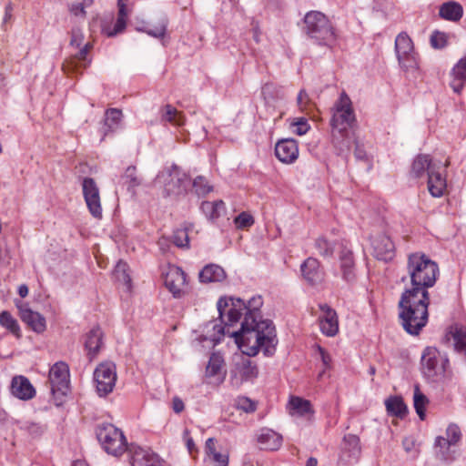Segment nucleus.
<instances>
[{"label": "nucleus", "mask_w": 466, "mask_h": 466, "mask_svg": "<svg viewBox=\"0 0 466 466\" xmlns=\"http://www.w3.org/2000/svg\"><path fill=\"white\" fill-rule=\"evenodd\" d=\"M116 280L121 286L123 292L129 294L132 290L131 278L128 274V266L126 262L119 261L114 270Z\"/></svg>", "instance_id": "nucleus-33"}, {"label": "nucleus", "mask_w": 466, "mask_h": 466, "mask_svg": "<svg viewBox=\"0 0 466 466\" xmlns=\"http://www.w3.org/2000/svg\"><path fill=\"white\" fill-rule=\"evenodd\" d=\"M448 35L445 33L435 31L431 35V45L432 47L441 49L447 46Z\"/></svg>", "instance_id": "nucleus-46"}, {"label": "nucleus", "mask_w": 466, "mask_h": 466, "mask_svg": "<svg viewBox=\"0 0 466 466\" xmlns=\"http://www.w3.org/2000/svg\"><path fill=\"white\" fill-rule=\"evenodd\" d=\"M304 32L316 45L332 47L338 39L335 27L328 16L319 11L306 13L304 19Z\"/></svg>", "instance_id": "nucleus-5"}, {"label": "nucleus", "mask_w": 466, "mask_h": 466, "mask_svg": "<svg viewBox=\"0 0 466 466\" xmlns=\"http://www.w3.org/2000/svg\"><path fill=\"white\" fill-rule=\"evenodd\" d=\"M11 393L19 400H27L34 398L35 390L27 378L15 376L11 382Z\"/></svg>", "instance_id": "nucleus-26"}, {"label": "nucleus", "mask_w": 466, "mask_h": 466, "mask_svg": "<svg viewBox=\"0 0 466 466\" xmlns=\"http://www.w3.org/2000/svg\"><path fill=\"white\" fill-rule=\"evenodd\" d=\"M262 305L261 296L252 297L246 303L240 329L231 333L238 348L248 357L257 356L260 350L265 356H272L276 351V329L272 321L261 318Z\"/></svg>", "instance_id": "nucleus-2"}, {"label": "nucleus", "mask_w": 466, "mask_h": 466, "mask_svg": "<svg viewBox=\"0 0 466 466\" xmlns=\"http://www.w3.org/2000/svg\"><path fill=\"white\" fill-rule=\"evenodd\" d=\"M96 390L100 397L113 391L116 381V371L114 363L106 361L100 363L94 371Z\"/></svg>", "instance_id": "nucleus-9"}, {"label": "nucleus", "mask_w": 466, "mask_h": 466, "mask_svg": "<svg viewBox=\"0 0 466 466\" xmlns=\"http://www.w3.org/2000/svg\"><path fill=\"white\" fill-rule=\"evenodd\" d=\"M201 184H202V177H196L194 180H193V187L196 188V192L198 193V189L201 187Z\"/></svg>", "instance_id": "nucleus-61"}, {"label": "nucleus", "mask_w": 466, "mask_h": 466, "mask_svg": "<svg viewBox=\"0 0 466 466\" xmlns=\"http://www.w3.org/2000/svg\"><path fill=\"white\" fill-rule=\"evenodd\" d=\"M166 23L161 22L157 26H155L152 29H147L146 26L142 25H137L136 29L140 32H146L147 35L154 36V37H162L165 35L166 32Z\"/></svg>", "instance_id": "nucleus-49"}, {"label": "nucleus", "mask_w": 466, "mask_h": 466, "mask_svg": "<svg viewBox=\"0 0 466 466\" xmlns=\"http://www.w3.org/2000/svg\"><path fill=\"white\" fill-rule=\"evenodd\" d=\"M276 157L284 164H292L299 157V146L295 139L285 138L275 146Z\"/></svg>", "instance_id": "nucleus-24"}, {"label": "nucleus", "mask_w": 466, "mask_h": 466, "mask_svg": "<svg viewBox=\"0 0 466 466\" xmlns=\"http://www.w3.org/2000/svg\"><path fill=\"white\" fill-rule=\"evenodd\" d=\"M122 112L116 108L108 109L106 112L105 127L106 132H114L121 127Z\"/></svg>", "instance_id": "nucleus-34"}, {"label": "nucleus", "mask_w": 466, "mask_h": 466, "mask_svg": "<svg viewBox=\"0 0 466 466\" xmlns=\"http://www.w3.org/2000/svg\"><path fill=\"white\" fill-rule=\"evenodd\" d=\"M455 350L466 356V328L456 327L451 331Z\"/></svg>", "instance_id": "nucleus-39"}, {"label": "nucleus", "mask_w": 466, "mask_h": 466, "mask_svg": "<svg viewBox=\"0 0 466 466\" xmlns=\"http://www.w3.org/2000/svg\"><path fill=\"white\" fill-rule=\"evenodd\" d=\"M435 163L438 161H432L429 155L420 154L411 164L410 175L416 178L421 177L426 171L430 173V169L435 166Z\"/></svg>", "instance_id": "nucleus-30"}, {"label": "nucleus", "mask_w": 466, "mask_h": 466, "mask_svg": "<svg viewBox=\"0 0 466 466\" xmlns=\"http://www.w3.org/2000/svg\"><path fill=\"white\" fill-rule=\"evenodd\" d=\"M80 3L86 8L92 5L93 0H82Z\"/></svg>", "instance_id": "nucleus-64"}, {"label": "nucleus", "mask_w": 466, "mask_h": 466, "mask_svg": "<svg viewBox=\"0 0 466 466\" xmlns=\"http://www.w3.org/2000/svg\"><path fill=\"white\" fill-rule=\"evenodd\" d=\"M174 244L178 248L188 247V232L186 228H179L174 232Z\"/></svg>", "instance_id": "nucleus-47"}, {"label": "nucleus", "mask_w": 466, "mask_h": 466, "mask_svg": "<svg viewBox=\"0 0 466 466\" xmlns=\"http://www.w3.org/2000/svg\"><path fill=\"white\" fill-rule=\"evenodd\" d=\"M0 325L17 339L21 337L18 321L8 311L5 310L0 313Z\"/></svg>", "instance_id": "nucleus-35"}, {"label": "nucleus", "mask_w": 466, "mask_h": 466, "mask_svg": "<svg viewBox=\"0 0 466 466\" xmlns=\"http://www.w3.org/2000/svg\"><path fill=\"white\" fill-rule=\"evenodd\" d=\"M49 381L53 395L65 396L69 390V368L66 363H55L49 370Z\"/></svg>", "instance_id": "nucleus-11"}, {"label": "nucleus", "mask_w": 466, "mask_h": 466, "mask_svg": "<svg viewBox=\"0 0 466 466\" xmlns=\"http://www.w3.org/2000/svg\"><path fill=\"white\" fill-rule=\"evenodd\" d=\"M206 461L212 466H228L229 452L214 438L206 441Z\"/></svg>", "instance_id": "nucleus-21"}, {"label": "nucleus", "mask_w": 466, "mask_h": 466, "mask_svg": "<svg viewBox=\"0 0 466 466\" xmlns=\"http://www.w3.org/2000/svg\"><path fill=\"white\" fill-rule=\"evenodd\" d=\"M372 248L374 256L380 260H390L394 256V244L389 236L380 234L373 238Z\"/></svg>", "instance_id": "nucleus-25"}, {"label": "nucleus", "mask_w": 466, "mask_h": 466, "mask_svg": "<svg viewBox=\"0 0 466 466\" xmlns=\"http://www.w3.org/2000/svg\"><path fill=\"white\" fill-rule=\"evenodd\" d=\"M287 409L291 416L303 417L314 413L310 401L298 396L289 398Z\"/></svg>", "instance_id": "nucleus-28"}, {"label": "nucleus", "mask_w": 466, "mask_h": 466, "mask_svg": "<svg viewBox=\"0 0 466 466\" xmlns=\"http://www.w3.org/2000/svg\"><path fill=\"white\" fill-rule=\"evenodd\" d=\"M309 101V95L304 89H301L297 96V103L300 110H305Z\"/></svg>", "instance_id": "nucleus-55"}, {"label": "nucleus", "mask_w": 466, "mask_h": 466, "mask_svg": "<svg viewBox=\"0 0 466 466\" xmlns=\"http://www.w3.org/2000/svg\"><path fill=\"white\" fill-rule=\"evenodd\" d=\"M96 437L104 450L114 456H120L127 447L123 431L111 423L100 424L96 429Z\"/></svg>", "instance_id": "nucleus-7"}, {"label": "nucleus", "mask_w": 466, "mask_h": 466, "mask_svg": "<svg viewBox=\"0 0 466 466\" xmlns=\"http://www.w3.org/2000/svg\"><path fill=\"white\" fill-rule=\"evenodd\" d=\"M235 407L247 413H252L257 410V402L246 396H238L235 400Z\"/></svg>", "instance_id": "nucleus-43"}, {"label": "nucleus", "mask_w": 466, "mask_h": 466, "mask_svg": "<svg viewBox=\"0 0 466 466\" xmlns=\"http://www.w3.org/2000/svg\"><path fill=\"white\" fill-rule=\"evenodd\" d=\"M226 278L227 274L222 267L216 264L206 265V283L222 282Z\"/></svg>", "instance_id": "nucleus-38"}, {"label": "nucleus", "mask_w": 466, "mask_h": 466, "mask_svg": "<svg viewBox=\"0 0 466 466\" xmlns=\"http://www.w3.org/2000/svg\"><path fill=\"white\" fill-rule=\"evenodd\" d=\"M330 111L332 141L336 146H339L341 150L344 148L349 149L350 147V142L345 137L349 129L353 127L356 122V116L351 99L345 91L339 94Z\"/></svg>", "instance_id": "nucleus-4"}, {"label": "nucleus", "mask_w": 466, "mask_h": 466, "mask_svg": "<svg viewBox=\"0 0 466 466\" xmlns=\"http://www.w3.org/2000/svg\"><path fill=\"white\" fill-rule=\"evenodd\" d=\"M414 408L420 420L425 418V408L429 400L427 397L420 390L418 385L414 388L413 394Z\"/></svg>", "instance_id": "nucleus-40"}, {"label": "nucleus", "mask_w": 466, "mask_h": 466, "mask_svg": "<svg viewBox=\"0 0 466 466\" xmlns=\"http://www.w3.org/2000/svg\"><path fill=\"white\" fill-rule=\"evenodd\" d=\"M102 346V332L99 329H91L86 336L85 348L90 359L96 356Z\"/></svg>", "instance_id": "nucleus-32"}, {"label": "nucleus", "mask_w": 466, "mask_h": 466, "mask_svg": "<svg viewBox=\"0 0 466 466\" xmlns=\"http://www.w3.org/2000/svg\"><path fill=\"white\" fill-rule=\"evenodd\" d=\"M187 180L185 172L177 166H171L157 174L153 186L164 198H177L186 191Z\"/></svg>", "instance_id": "nucleus-6"}, {"label": "nucleus", "mask_w": 466, "mask_h": 466, "mask_svg": "<svg viewBox=\"0 0 466 466\" xmlns=\"http://www.w3.org/2000/svg\"><path fill=\"white\" fill-rule=\"evenodd\" d=\"M300 271L303 279L310 286H317L324 281V271L320 267V262L309 257L300 265Z\"/></svg>", "instance_id": "nucleus-20"}, {"label": "nucleus", "mask_w": 466, "mask_h": 466, "mask_svg": "<svg viewBox=\"0 0 466 466\" xmlns=\"http://www.w3.org/2000/svg\"><path fill=\"white\" fill-rule=\"evenodd\" d=\"M385 406L388 413L399 417H402L406 411L407 407L402 399L398 396H391L385 400Z\"/></svg>", "instance_id": "nucleus-36"}, {"label": "nucleus", "mask_w": 466, "mask_h": 466, "mask_svg": "<svg viewBox=\"0 0 466 466\" xmlns=\"http://www.w3.org/2000/svg\"><path fill=\"white\" fill-rule=\"evenodd\" d=\"M318 461L316 458L310 457L308 459L306 466H317Z\"/></svg>", "instance_id": "nucleus-62"}, {"label": "nucleus", "mask_w": 466, "mask_h": 466, "mask_svg": "<svg viewBox=\"0 0 466 466\" xmlns=\"http://www.w3.org/2000/svg\"><path fill=\"white\" fill-rule=\"evenodd\" d=\"M344 448L356 453L360 451V439L354 434H348L343 438Z\"/></svg>", "instance_id": "nucleus-50"}, {"label": "nucleus", "mask_w": 466, "mask_h": 466, "mask_svg": "<svg viewBox=\"0 0 466 466\" xmlns=\"http://www.w3.org/2000/svg\"><path fill=\"white\" fill-rule=\"evenodd\" d=\"M447 439L451 445H455L461 439V431L458 425L450 424L446 430Z\"/></svg>", "instance_id": "nucleus-52"}, {"label": "nucleus", "mask_w": 466, "mask_h": 466, "mask_svg": "<svg viewBox=\"0 0 466 466\" xmlns=\"http://www.w3.org/2000/svg\"><path fill=\"white\" fill-rule=\"evenodd\" d=\"M448 166L449 161H446L444 165H442L441 161H438V163H435V166L430 169L428 175V189L430 194L434 198H440L444 194L447 187L445 173Z\"/></svg>", "instance_id": "nucleus-14"}, {"label": "nucleus", "mask_w": 466, "mask_h": 466, "mask_svg": "<svg viewBox=\"0 0 466 466\" xmlns=\"http://www.w3.org/2000/svg\"><path fill=\"white\" fill-rule=\"evenodd\" d=\"M443 362H448V360H443L436 348H426L421 356V369L423 374L428 378H433L442 373L444 371Z\"/></svg>", "instance_id": "nucleus-13"}, {"label": "nucleus", "mask_w": 466, "mask_h": 466, "mask_svg": "<svg viewBox=\"0 0 466 466\" xmlns=\"http://www.w3.org/2000/svg\"><path fill=\"white\" fill-rule=\"evenodd\" d=\"M72 466H88V464L82 460H76L72 463Z\"/></svg>", "instance_id": "nucleus-63"}, {"label": "nucleus", "mask_w": 466, "mask_h": 466, "mask_svg": "<svg viewBox=\"0 0 466 466\" xmlns=\"http://www.w3.org/2000/svg\"><path fill=\"white\" fill-rule=\"evenodd\" d=\"M163 118L174 125L180 126L184 123V116L175 107L167 105L163 109Z\"/></svg>", "instance_id": "nucleus-42"}, {"label": "nucleus", "mask_w": 466, "mask_h": 466, "mask_svg": "<svg viewBox=\"0 0 466 466\" xmlns=\"http://www.w3.org/2000/svg\"><path fill=\"white\" fill-rule=\"evenodd\" d=\"M21 428L34 438L41 436L46 431L44 425L33 421H25Z\"/></svg>", "instance_id": "nucleus-45"}, {"label": "nucleus", "mask_w": 466, "mask_h": 466, "mask_svg": "<svg viewBox=\"0 0 466 466\" xmlns=\"http://www.w3.org/2000/svg\"><path fill=\"white\" fill-rule=\"evenodd\" d=\"M319 354H320V357H321V360H322V363H323L325 369H329L330 368V363H331V357L321 347H319Z\"/></svg>", "instance_id": "nucleus-57"}, {"label": "nucleus", "mask_w": 466, "mask_h": 466, "mask_svg": "<svg viewBox=\"0 0 466 466\" xmlns=\"http://www.w3.org/2000/svg\"><path fill=\"white\" fill-rule=\"evenodd\" d=\"M258 374L257 365L248 358H241L235 363L231 371V380L236 384H241L256 379Z\"/></svg>", "instance_id": "nucleus-18"}, {"label": "nucleus", "mask_w": 466, "mask_h": 466, "mask_svg": "<svg viewBox=\"0 0 466 466\" xmlns=\"http://www.w3.org/2000/svg\"><path fill=\"white\" fill-rule=\"evenodd\" d=\"M15 306L19 311L21 319L35 333L42 334L46 329V318L37 311H34L30 307L21 301L15 300Z\"/></svg>", "instance_id": "nucleus-15"}, {"label": "nucleus", "mask_w": 466, "mask_h": 466, "mask_svg": "<svg viewBox=\"0 0 466 466\" xmlns=\"http://www.w3.org/2000/svg\"><path fill=\"white\" fill-rule=\"evenodd\" d=\"M410 286L405 288L398 304L399 318L404 330L410 335H418L427 325L430 294L440 274L437 262L422 252L408 256L406 264ZM407 277H402L404 282Z\"/></svg>", "instance_id": "nucleus-1"}, {"label": "nucleus", "mask_w": 466, "mask_h": 466, "mask_svg": "<svg viewBox=\"0 0 466 466\" xmlns=\"http://www.w3.org/2000/svg\"><path fill=\"white\" fill-rule=\"evenodd\" d=\"M217 309L219 323L210 322L213 332L208 337L206 336V340L209 339L214 344L219 343L226 334L233 338L230 327L245 317L246 302L238 298L222 297L217 302Z\"/></svg>", "instance_id": "nucleus-3"}, {"label": "nucleus", "mask_w": 466, "mask_h": 466, "mask_svg": "<svg viewBox=\"0 0 466 466\" xmlns=\"http://www.w3.org/2000/svg\"><path fill=\"white\" fill-rule=\"evenodd\" d=\"M291 126L294 128L293 132L299 136L305 135L310 128L308 119L305 117L296 118Z\"/></svg>", "instance_id": "nucleus-51"}, {"label": "nucleus", "mask_w": 466, "mask_h": 466, "mask_svg": "<svg viewBox=\"0 0 466 466\" xmlns=\"http://www.w3.org/2000/svg\"><path fill=\"white\" fill-rule=\"evenodd\" d=\"M172 409L176 413H180L184 410V402L182 400L177 397L173 398Z\"/></svg>", "instance_id": "nucleus-58"}, {"label": "nucleus", "mask_w": 466, "mask_h": 466, "mask_svg": "<svg viewBox=\"0 0 466 466\" xmlns=\"http://www.w3.org/2000/svg\"><path fill=\"white\" fill-rule=\"evenodd\" d=\"M321 315L319 317L321 332L327 337H334L339 332V318L337 312L328 304H319Z\"/></svg>", "instance_id": "nucleus-19"}, {"label": "nucleus", "mask_w": 466, "mask_h": 466, "mask_svg": "<svg viewBox=\"0 0 466 466\" xmlns=\"http://www.w3.org/2000/svg\"><path fill=\"white\" fill-rule=\"evenodd\" d=\"M132 5L133 0H117L118 17L114 26L104 24L102 25V32L109 37L122 33L126 28L127 17L131 12Z\"/></svg>", "instance_id": "nucleus-17"}, {"label": "nucleus", "mask_w": 466, "mask_h": 466, "mask_svg": "<svg viewBox=\"0 0 466 466\" xmlns=\"http://www.w3.org/2000/svg\"><path fill=\"white\" fill-rule=\"evenodd\" d=\"M227 377L225 358L220 352H213L206 364V384L218 387Z\"/></svg>", "instance_id": "nucleus-10"}, {"label": "nucleus", "mask_w": 466, "mask_h": 466, "mask_svg": "<svg viewBox=\"0 0 466 466\" xmlns=\"http://www.w3.org/2000/svg\"><path fill=\"white\" fill-rule=\"evenodd\" d=\"M395 53L398 62L405 71L419 68L418 55L411 38L406 32L400 33L395 39Z\"/></svg>", "instance_id": "nucleus-8"}, {"label": "nucleus", "mask_w": 466, "mask_h": 466, "mask_svg": "<svg viewBox=\"0 0 466 466\" xmlns=\"http://www.w3.org/2000/svg\"><path fill=\"white\" fill-rule=\"evenodd\" d=\"M17 292L21 298H25L29 292L28 287L25 284H22L18 287Z\"/></svg>", "instance_id": "nucleus-60"}, {"label": "nucleus", "mask_w": 466, "mask_h": 466, "mask_svg": "<svg viewBox=\"0 0 466 466\" xmlns=\"http://www.w3.org/2000/svg\"><path fill=\"white\" fill-rule=\"evenodd\" d=\"M84 34L80 29H74L72 31V36L70 45L71 46L80 47L83 46Z\"/></svg>", "instance_id": "nucleus-54"}, {"label": "nucleus", "mask_w": 466, "mask_h": 466, "mask_svg": "<svg viewBox=\"0 0 466 466\" xmlns=\"http://www.w3.org/2000/svg\"><path fill=\"white\" fill-rule=\"evenodd\" d=\"M122 180L128 189H134L140 185V179L137 176V170L134 167H128L122 176Z\"/></svg>", "instance_id": "nucleus-44"}, {"label": "nucleus", "mask_w": 466, "mask_h": 466, "mask_svg": "<svg viewBox=\"0 0 466 466\" xmlns=\"http://www.w3.org/2000/svg\"><path fill=\"white\" fill-rule=\"evenodd\" d=\"M234 223L237 228L242 229L251 227L254 224V218L250 214L247 212H241L235 218Z\"/></svg>", "instance_id": "nucleus-48"}, {"label": "nucleus", "mask_w": 466, "mask_h": 466, "mask_svg": "<svg viewBox=\"0 0 466 466\" xmlns=\"http://www.w3.org/2000/svg\"><path fill=\"white\" fill-rule=\"evenodd\" d=\"M318 254L323 258H331L334 254L335 244L325 237H319L314 243Z\"/></svg>", "instance_id": "nucleus-37"}, {"label": "nucleus", "mask_w": 466, "mask_h": 466, "mask_svg": "<svg viewBox=\"0 0 466 466\" xmlns=\"http://www.w3.org/2000/svg\"><path fill=\"white\" fill-rule=\"evenodd\" d=\"M183 438L186 441V445H187L188 452L190 454H193V451H195V444H194L192 438L189 437L187 431H185Z\"/></svg>", "instance_id": "nucleus-59"}, {"label": "nucleus", "mask_w": 466, "mask_h": 466, "mask_svg": "<svg viewBox=\"0 0 466 466\" xmlns=\"http://www.w3.org/2000/svg\"><path fill=\"white\" fill-rule=\"evenodd\" d=\"M451 443H450L447 438L439 436L435 440V447L440 449L441 458L442 460H448L446 451L450 449Z\"/></svg>", "instance_id": "nucleus-53"}, {"label": "nucleus", "mask_w": 466, "mask_h": 466, "mask_svg": "<svg viewBox=\"0 0 466 466\" xmlns=\"http://www.w3.org/2000/svg\"><path fill=\"white\" fill-rule=\"evenodd\" d=\"M83 196L91 215L102 218V206L99 188L93 178L86 177L82 182Z\"/></svg>", "instance_id": "nucleus-12"}, {"label": "nucleus", "mask_w": 466, "mask_h": 466, "mask_svg": "<svg viewBox=\"0 0 466 466\" xmlns=\"http://www.w3.org/2000/svg\"><path fill=\"white\" fill-rule=\"evenodd\" d=\"M439 15L444 20L458 22L463 15L462 5L455 1L445 2L440 6Z\"/></svg>", "instance_id": "nucleus-29"}, {"label": "nucleus", "mask_w": 466, "mask_h": 466, "mask_svg": "<svg viewBox=\"0 0 466 466\" xmlns=\"http://www.w3.org/2000/svg\"><path fill=\"white\" fill-rule=\"evenodd\" d=\"M129 453L132 466H163L159 457L150 449L131 446Z\"/></svg>", "instance_id": "nucleus-22"}, {"label": "nucleus", "mask_w": 466, "mask_h": 466, "mask_svg": "<svg viewBox=\"0 0 466 466\" xmlns=\"http://www.w3.org/2000/svg\"><path fill=\"white\" fill-rule=\"evenodd\" d=\"M208 204V212L206 215L210 221L215 222L217 219L226 214V206L222 200H215L210 203L206 201V205Z\"/></svg>", "instance_id": "nucleus-41"}, {"label": "nucleus", "mask_w": 466, "mask_h": 466, "mask_svg": "<svg viewBox=\"0 0 466 466\" xmlns=\"http://www.w3.org/2000/svg\"><path fill=\"white\" fill-rule=\"evenodd\" d=\"M86 7L81 3L73 4L70 6V12L77 17H84L86 15Z\"/></svg>", "instance_id": "nucleus-56"}, {"label": "nucleus", "mask_w": 466, "mask_h": 466, "mask_svg": "<svg viewBox=\"0 0 466 466\" xmlns=\"http://www.w3.org/2000/svg\"><path fill=\"white\" fill-rule=\"evenodd\" d=\"M258 442L261 449L275 451L281 446L282 438L274 431L265 429L258 436Z\"/></svg>", "instance_id": "nucleus-31"}, {"label": "nucleus", "mask_w": 466, "mask_h": 466, "mask_svg": "<svg viewBox=\"0 0 466 466\" xmlns=\"http://www.w3.org/2000/svg\"><path fill=\"white\" fill-rule=\"evenodd\" d=\"M78 51L69 60L66 61L63 67L66 73L78 72L82 68H86L89 64L87 60V53L91 48L90 43H86L83 46L76 47Z\"/></svg>", "instance_id": "nucleus-27"}, {"label": "nucleus", "mask_w": 466, "mask_h": 466, "mask_svg": "<svg viewBox=\"0 0 466 466\" xmlns=\"http://www.w3.org/2000/svg\"><path fill=\"white\" fill-rule=\"evenodd\" d=\"M339 270L344 281L351 283L356 279V268L353 252L346 246H341L339 253Z\"/></svg>", "instance_id": "nucleus-23"}, {"label": "nucleus", "mask_w": 466, "mask_h": 466, "mask_svg": "<svg viewBox=\"0 0 466 466\" xmlns=\"http://www.w3.org/2000/svg\"><path fill=\"white\" fill-rule=\"evenodd\" d=\"M164 282L167 289L174 295L180 297L186 283V277L183 270L174 265H168L163 271Z\"/></svg>", "instance_id": "nucleus-16"}]
</instances>
